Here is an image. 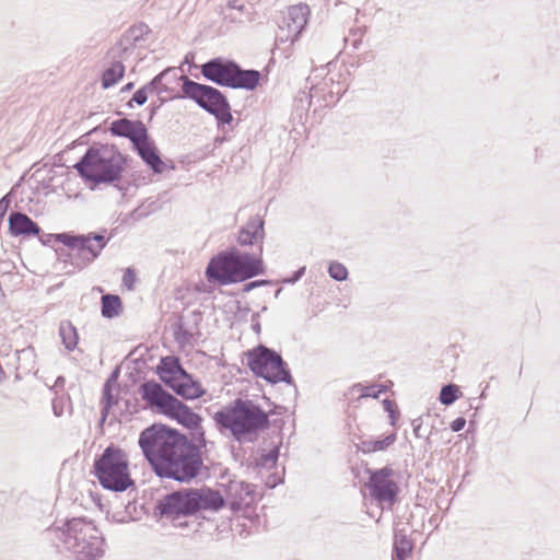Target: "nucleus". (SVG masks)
<instances>
[{
    "label": "nucleus",
    "instance_id": "obj_1",
    "mask_svg": "<svg viewBox=\"0 0 560 560\" xmlns=\"http://www.w3.org/2000/svg\"><path fill=\"white\" fill-rule=\"evenodd\" d=\"M128 156L122 154L115 144L94 142L73 165L79 177L90 189L100 185H112L120 191H127L128 185L120 182L127 168Z\"/></svg>",
    "mask_w": 560,
    "mask_h": 560
},
{
    "label": "nucleus",
    "instance_id": "obj_2",
    "mask_svg": "<svg viewBox=\"0 0 560 560\" xmlns=\"http://www.w3.org/2000/svg\"><path fill=\"white\" fill-rule=\"evenodd\" d=\"M49 540L73 553L77 560H98L105 553V539L102 532L86 517L67 520L62 526H51L45 530Z\"/></svg>",
    "mask_w": 560,
    "mask_h": 560
},
{
    "label": "nucleus",
    "instance_id": "obj_3",
    "mask_svg": "<svg viewBox=\"0 0 560 560\" xmlns=\"http://www.w3.org/2000/svg\"><path fill=\"white\" fill-rule=\"evenodd\" d=\"M213 419L221 432L230 431L235 441L253 443L260 432L268 430L271 421L260 405L250 399L236 398L218 410Z\"/></svg>",
    "mask_w": 560,
    "mask_h": 560
},
{
    "label": "nucleus",
    "instance_id": "obj_4",
    "mask_svg": "<svg viewBox=\"0 0 560 560\" xmlns=\"http://www.w3.org/2000/svg\"><path fill=\"white\" fill-rule=\"evenodd\" d=\"M139 394L152 411L175 420L178 424L189 429L199 444L205 445V431L201 427L202 417L188 405L164 389L155 380L141 383Z\"/></svg>",
    "mask_w": 560,
    "mask_h": 560
},
{
    "label": "nucleus",
    "instance_id": "obj_5",
    "mask_svg": "<svg viewBox=\"0 0 560 560\" xmlns=\"http://www.w3.org/2000/svg\"><path fill=\"white\" fill-rule=\"evenodd\" d=\"M208 281L252 280L266 275V266L259 253L241 252L230 246L213 255L206 267Z\"/></svg>",
    "mask_w": 560,
    "mask_h": 560
},
{
    "label": "nucleus",
    "instance_id": "obj_6",
    "mask_svg": "<svg viewBox=\"0 0 560 560\" xmlns=\"http://www.w3.org/2000/svg\"><path fill=\"white\" fill-rule=\"evenodd\" d=\"M106 234L105 229L88 234L69 232L68 236H63V241L67 242L66 248L55 249L58 257L55 269L71 276L77 270L85 268L100 256L108 244L110 237Z\"/></svg>",
    "mask_w": 560,
    "mask_h": 560
},
{
    "label": "nucleus",
    "instance_id": "obj_7",
    "mask_svg": "<svg viewBox=\"0 0 560 560\" xmlns=\"http://www.w3.org/2000/svg\"><path fill=\"white\" fill-rule=\"evenodd\" d=\"M201 446L186 438L151 469L161 479L189 483L199 476L203 466Z\"/></svg>",
    "mask_w": 560,
    "mask_h": 560
},
{
    "label": "nucleus",
    "instance_id": "obj_8",
    "mask_svg": "<svg viewBox=\"0 0 560 560\" xmlns=\"http://www.w3.org/2000/svg\"><path fill=\"white\" fill-rule=\"evenodd\" d=\"M91 474L106 490L124 492L130 488L136 489V481L131 478L129 470L128 456L114 443L95 457Z\"/></svg>",
    "mask_w": 560,
    "mask_h": 560
},
{
    "label": "nucleus",
    "instance_id": "obj_9",
    "mask_svg": "<svg viewBox=\"0 0 560 560\" xmlns=\"http://www.w3.org/2000/svg\"><path fill=\"white\" fill-rule=\"evenodd\" d=\"M180 93L172 98H186L194 101L201 109L212 115L218 127L230 125L233 120L231 105L226 95L219 89L196 82L187 75H180Z\"/></svg>",
    "mask_w": 560,
    "mask_h": 560
},
{
    "label": "nucleus",
    "instance_id": "obj_10",
    "mask_svg": "<svg viewBox=\"0 0 560 560\" xmlns=\"http://www.w3.org/2000/svg\"><path fill=\"white\" fill-rule=\"evenodd\" d=\"M245 355L247 359L246 365L256 377L262 378L271 385L278 383L293 385L296 389L288 363L275 349L258 345L247 350Z\"/></svg>",
    "mask_w": 560,
    "mask_h": 560
},
{
    "label": "nucleus",
    "instance_id": "obj_11",
    "mask_svg": "<svg viewBox=\"0 0 560 560\" xmlns=\"http://www.w3.org/2000/svg\"><path fill=\"white\" fill-rule=\"evenodd\" d=\"M187 436L163 423H153L139 435L138 444L150 467L159 463Z\"/></svg>",
    "mask_w": 560,
    "mask_h": 560
},
{
    "label": "nucleus",
    "instance_id": "obj_12",
    "mask_svg": "<svg viewBox=\"0 0 560 560\" xmlns=\"http://www.w3.org/2000/svg\"><path fill=\"white\" fill-rule=\"evenodd\" d=\"M154 514L173 523L179 518L196 515L194 488L179 489L165 494L155 503Z\"/></svg>",
    "mask_w": 560,
    "mask_h": 560
},
{
    "label": "nucleus",
    "instance_id": "obj_13",
    "mask_svg": "<svg viewBox=\"0 0 560 560\" xmlns=\"http://www.w3.org/2000/svg\"><path fill=\"white\" fill-rule=\"evenodd\" d=\"M369 479L365 487L370 497L378 503L395 504L398 500L400 488L394 479L395 470L390 466L382 468H365Z\"/></svg>",
    "mask_w": 560,
    "mask_h": 560
},
{
    "label": "nucleus",
    "instance_id": "obj_14",
    "mask_svg": "<svg viewBox=\"0 0 560 560\" xmlns=\"http://www.w3.org/2000/svg\"><path fill=\"white\" fill-rule=\"evenodd\" d=\"M235 62L233 59L215 57L202 63L200 71L206 80L219 86L230 88Z\"/></svg>",
    "mask_w": 560,
    "mask_h": 560
},
{
    "label": "nucleus",
    "instance_id": "obj_15",
    "mask_svg": "<svg viewBox=\"0 0 560 560\" xmlns=\"http://www.w3.org/2000/svg\"><path fill=\"white\" fill-rule=\"evenodd\" d=\"M108 130L114 137L128 139L132 148L147 140L149 135L147 126L140 119L132 120L126 117L113 120Z\"/></svg>",
    "mask_w": 560,
    "mask_h": 560
},
{
    "label": "nucleus",
    "instance_id": "obj_16",
    "mask_svg": "<svg viewBox=\"0 0 560 560\" xmlns=\"http://www.w3.org/2000/svg\"><path fill=\"white\" fill-rule=\"evenodd\" d=\"M132 149L154 174H163L167 168L175 170L173 161H170V165H167V163L162 160L161 153L150 135H148L147 140L139 142L138 145Z\"/></svg>",
    "mask_w": 560,
    "mask_h": 560
},
{
    "label": "nucleus",
    "instance_id": "obj_17",
    "mask_svg": "<svg viewBox=\"0 0 560 560\" xmlns=\"http://www.w3.org/2000/svg\"><path fill=\"white\" fill-rule=\"evenodd\" d=\"M265 238V220L261 215H252L247 222L238 229L237 243L241 246H252L260 244Z\"/></svg>",
    "mask_w": 560,
    "mask_h": 560
},
{
    "label": "nucleus",
    "instance_id": "obj_18",
    "mask_svg": "<svg viewBox=\"0 0 560 560\" xmlns=\"http://www.w3.org/2000/svg\"><path fill=\"white\" fill-rule=\"evenodd\" d=\"M167 387L186 400L198 399L206 394L201 383L187 371L184 372V375L177 377L174 383L168 384Z\"/></svg>",
    "mask_w": 560,
    "mask_h": 560
},
{
    "label": "nucleus",
    "instance_id": "obj_19",
    "mask_svg": "<svg viewBox=\"0 0 560 560\" xmlns=\"http://www.w3.org/2000/svg\"><path fill=\"white\" fill-rule=\"evenodd\" d=\"M255 486L245 481L231 480L225 488L226 502L232 511H240L247 498L253 499Z\"/></svg>",
    "mask_w": 560,
    "mask_h": 560
},
{
    "label": "nucleus",
    "instance_id": "obj_20",
    "mask_svg": "<svg viewBox=\"0 0 560 560\" xmlns=\"http://www.w3.org/2000/svg\"><path fill=\"white\" fill-rule=\"evenodd\" d=\"M9 233L12 236H35L42 232L40 226L26 213L11 211L8 218Z\"/></svg>",
    "mask_w": 560,
    "mask_h": 560
},
{
    "label": "nucleus",
    "instance_id": "obj_21",
    "mask_svg": "<svg viewBox=\"0 0 560 560\" xmlns=\"http://www.w3.org/2000/svg\"><path fill=\"white\" fill-rule=\"evenodd\" d=\"M195 498L197 503V513L200 511H212L218 512L226 505V498H224L220 491L203 487L194 488Z\"/></svg>",
    "mask_w": 560,
    "mask_h": 560
},
{
    "label": "nucleus",
    "instance_id": "obj_22",
    "mask_svg": "<svg viewBox=\"0 0 560 560\" xmlns=\"http://www.w3.org/2000/svg\"><path fill=\"white\" fill-rule=\"evenodd\" d=\"M261 73L255 69H243L237 62L233 70L230 89L254 91L259 85Z\"/></svg>",
    "mask_w": 560,
    "mask_h": 560
},
{
    "label": "nucleus",
    "instance_id": "obj_23",
    "mask_svg": "<svg viewBox=\"0 0 560 560\" xmlns=\"http://www.w3.org/2000/svg\"><path fill=\"white\" fill-rule=\"evenodd\" d=\"M186 370L175 355L162 357L156 366V374L166 386L174 383L177 377L184 375Z\"/></svg>",
    "mask_w": 560,
    "mask_h": 560
},
{
    "label": "nucleus",
    "instance_id": "obj_24",
    "mask_svg": "<svg viewBox=\"0 0 560 560\" xmlns=\"http://www.w3.org/2000/svg\"><path fill=\"white\" fill-rule=\"evenodd\" d=\"M311 14L310 7L305 3H299L296 5H292L288 10V26H293L294 35L293 39H296L301 32L304 30L308 22V16Z\"/></svg>",
    "mask_w": 560,
    "mask_h": 560
},
{
    "label": "nucleus",
    "instance_id": "obj_25",
    "mask_svg": "<svg viewBox=\"0 0 560 560\" xmlns=\"http://www.w3.org/2000/svg\"><path fill=\"white\" fill-rule=\"evenodd\" d=\"M413 549V541L402 530H395L392 560H407Z\"/></svg>",
    "mask_w": 560,
    "mask_h": 560
},
{
    "label": "nucleus",
    "instance_id": "obj_26",
    "mask_svg": "<svg viewBox=\"0 0 560 560\" xmlns=\"http://www.w3.org/2000/svg\"><path fill=\"white\" fill-rule=\"evenodd\" d=\"M396 440H397L396 432H392L390 434H387V435L376 439V440H362L355 446H357L358 452L368 454V453L385 451L389 446H392L396 442Z\"/></svg>",
    "mask_w": 560,
    "mask_h": 560
},
{
    "label": "nucleus",
    "instance_id": "obj_27",
    "mask_svg": "<svg viewBox=\"0 0 560 560\" xmlns=\"http://www.w3.org/2000/svg\"><path fill=\"white\" fill-rule=\"evenodd\" d=\"M122 313V302L119 295L106 293L101 298V314L104 318H115Z\"/></svg>",
    "mask_w": 560,
    "mask_h": 560
},
{
    "label": "nucleus",
    "instance_id": "obj_28",
    "mask_svg": "<svg viewBox=\"0 0 560 560\" xmlns=\"http://www.w3.org/2000/svg\"><path fill=\"white\" fill-rule=\"evenodd\" d=\"M58 335L61 339V343L68 351H73L78 348L79 334L73 324L68 320H61L58 328Z\"/></svg>",
    "mask_w": 560,
    "mask_h": 560
},
{
    "label": "nucleus",
    "instance_id": "obj_29",
    "mask_svg": "<svg viewBox=\"0 0 560 560\" xmlns=\"http://www.w3.org/2000/svg\"><path fill=\"white\" fill-rule=\"evenodd\" d=\"M125 66L121 61H114L102 74L101 85L107 90L117 84L125 75Z\"/></svg>",
    "mask_w": 560,
    "mask_h": 560
},
{
    "label": "nucleus",
    "instance_id": "obj_30",
    "mask_svg": "<svg viewBox=\"0 0 560 560\" xmlns=\"http://www.w3.org/2000/svg\"><path fill=\"white\" fill-rule=\"evenodd\" d=\"M318 88L315 85H312L310 88V91H300L296 96L294 97V108L295 112L299 113L300 116H302L303 113H306L311 105L313 98L317 95Z\"/></svg>",
    "mask_w": 560,
    "mask_h": 560
},
{
    "label": "nucleus",
    "instance_id": "obj_31",
    "mask_svg": "<svg viewBox=\"0 0 560 560\" xmlns=\"http://www.w3.org/2000/svg\"><path fill=\"white\" fill-rule=\"evenodd\" d=\"M173 337L174 340L180 346L185 347L190 345L194 338V334L186 327L183 316H180L173 325Z\"/></svg>",
    "mask_w": 560,
    "mask_h": 560
},
{
    "label": "nucleus",
    "instance_id": "obj_32",
    "mask_svg": "<svg viewBox=\"0 0 560 560\" xmlns=\"http://www.w3.org/2000/svg\"><path fill=\"white\" fill-rule=\"evenodd\" d=\"M279 455H280V448H279V446H275L269 452L262 453L254 459V468H256V469L266 468L268 470L276 468Z\"/></svg>",
    "mask_w": 560,
    "mask_h": 560
},
{
    "label": "nucleus",
    "instance_id": "obj_33",
    "mask_svg": "<svg viewBox=\"0 0 560 560\" xmlns=\"http://www.w3.org/2000/svg\"><path fill=\"white\" fill-rule=\"evenodd\" d=\"M170 72H174V69L167 68L153 77L148 83H145L147 85L153 86L149 88L151 94L161 96L162 93H168L171 91L170 88L163 83V80Z\"/></svg>",
    "mask_w": 560,
    "mask_h": 560
},
{
    "label": "nucleus",
    "instance_id": "obj_34",
    "mask_svg": "<svg viewBox=\"0 0 560 560\" xmlns=\"http://www.w3.org/2000/svg\"><path fill=\"white\" fill-rule=\"evenodd\" d=\"M459 395V387L455 384L450 383L442 386L439 395V400L442 405L451 406L458 399Z\"/></svg>",
    "mask_w": 560,
    "mask_h": 560
},
{
    "label": "nucleus",
    "instance_id": "obj_35",
    "mask_svg": "<svg viewBox=\"0 0 560 560\" xmlns=\"http://www.w3.org/2000/svg\"><path fill=\"white\" fill-rule=\"evenodd\" d=\"M150 27L145 23H139L128 28L126 32V37L132 44H136L143 39L144 36L150 33Z\"/></svg>",
    "mask_w": 560,
    "mask_h": 560
},
{
    "label": "nucleus",
    "instance_id": "obj_36",
    "mask_svg": "<svg viewBox=\"0 0 560 560\" xmlns=\"http://www.w3.org/2000/svg\"><path fill=\"white\" fill-rule=\"evenodd\" d=\"M69 232L62 233H39L38 240L44 246L54 247L55 243L62 244L65 247L67 246V242L63 241V236H68Z\"/></svg>",
    "mask_w": 560,
    "mask_h": 560
},
{
    "label": "nucleus",
    "instance_id": "obj_37",
    "mask_svg": "<svg viewBox=\"0 0 560 560\" xmlns=\"http://www.w3.org/2000/svg\"><path fill=\"white\" fill-rule=\"evenodd\" d=\"M327 271L332 280H348V269L339 261H330Z\"/></svg>",
    "mask_w": 560,
    "mask_h": 560
},
{
    "label": "nucleus",
    "instance_id": "obj_38",
    "mask_svg": "<svg viewBox=\"0 0 560 560\" xmlns=\"http://www.w3.org/2000/svg\"><path fill=\"white\" fill-rule=\"evenodd\" d=\"M149 88H152L151 85H147L144 84L143 86H141L140 89H138L132 97L128 101V103L126 104L129 108H132L133 107V103H136L137 105L139 106H142L147 103L148 101V97H149V94H151L150 92V89Z\"/></svg>",
    "mask_w": 560,
    "mask_h": 560
},
{
    "label": "nucleus",
    "instance_id": "obj_39",
    "mask_svg": "<svg viewBox=\"0 0 560 560\" xmlns=\"http://www.w3.org/2000/svg\"><path fill=\"white\" fill-rule=\"evenodd\" d=\"M360 393L359 398H374L377 399L381 395V390L369 389V386H364L361 383H357L349 388V394Z\"/></svg>",
    "mask_w": 560,
    "mask_h": 560
},
{
    "label": "nucleus",
    "instance_id": "obj_40",
    "mask_svg": "<svg viewBox=\"0 0 560 560\" xmlns=\"http://www.w3.org/2000/svg\"><path fill=\"white\" fill-rule=\"evenodd\" d=\"M384 410L388 413L389 424L395 427L400 416L399 409L394 400L385 398L382 401Z\"/></svg>",
    "mask_w": 560,
    "mask_h": 560
},
{
    "label": "nucleus",
    "instance_id": "obj_41",
    "mask_svg": "<svg viewBox=\"0 0 560 560\" xmlns=\"http://www.w3.org/2000/svg\"><path fill=\"white\" fill-rule=\"evenodd\" d=\"M118 402V398L113 394V387L108 385H103L102 388V397H101V406H105V409H112Z\"/></svg>",
    "mask_w": 560,
    "mask_h": 560
},
{
    "label": "nucleus",
    "instance_id": "obj_42",
    "mask_svg": "<svg viewBox=\"0 0 560 560\" xmlns=\"http://www.w3.org/2000/svg\"><path fill=\"white\" fill-rule=\"evenodd\" d=\"M195 283V290L199 292H206L211 293L217 289V285H226L232 284L233 282H194Z\"/></svg>",
    "mask_w": 560,
    "mask_h": 560
},
{
    "label": "nucleus",
    "instance_id": "obj_43",
    "mask_svg": "<svg viewBox=\"0 0 560 560\" xmlns=\"http://www.w3.org/2000/svg\"><path fill=\"white\" fill-rule=\"evenodd\" d=\"M264 399L267 401V404L269 406H272V408L267 412L268 413V417L270 415H283L287 412V408L284 406H280V405H277L275 402H272L268 397L264 396Z\"/></svg>",
    "mask_w": 560,
    "mask_h": 560
},
{
    "label": "nucleus",
    "instance_id": "obj_44",
    "mask_svg": "<svg viewBox=\"0 0 560 560\" xmlns=\"http://www.w3.org/2000/svg\"><path fill=\"white\" fill-rule=\"evenodd\" d=\"M167 102V98L159 96L158 102H152L150 105V117L151 120L158 113V110Z\"/></svg>",
    "mask_w": 560,
    "mask_h": 560
},
{
    "label": "nucleus",
    "instance_id": "obj_45",
    "mask_svg": "<svg viewBox=\"0 0 560 560\" xmlns=\"http://www.w3.org/2000/svg\"><path fill=\"white\" fill-rule=\"evenodd\" d=\"M466 425V419L464 417H457L450 424V428L453 432L462 431Z\"/></svg>",
    "mask_w": 560,
    "mask_h": 560
},
{
    "label": "nucleus",
    "instance_id": "obj_46",
    "mask_svg": "<svg viewBox=\"0 0 560 560\" xmlns=\"http://www.w3.org/2000/svg\"><path fill=\"white\" fill-rule=\"evenodd\" d=\"M363 34H364V30H362L360 27L352 31V35L355 36V38L352 42V46L354 49H358L359 46L361 45Z\"/></svg>",
    "mask_w": 560,
    "mask_h": 560
},
{
    "label": "nucleus",
    "instance_id": "obj_47",
    "mask_svg": "<svg viewBox=\"0 0 560 560\" xmlns=\"http://www.w3.org/2000/svg\"><path fill=\"white\" fill-rule=\"evenodd\" d=\"M228 9L236 10L238 12H244L245 4L241 0H229L226 4Z\"/></svg>",
    "mask_w": 560,
    "mask_h": 560
},
{
    "label": "nucleus",
    "instance_id": "obj_48",
    "mask_svg": "<svg viewBox=\"0 0 560 560\" xmlns=\"http://www.w3.org/2000/svg\"><path fill=\"white\" fill-rule=\"evenodd\" d=\"M306 267L302 266L298 268L290 277L282 278L281 280H301L305 276Z\"/></svg>",
    "mask_w": 560,
    "mask_h": 560
},
{
    "label": "nucleus",
    "instance_id": "obj_49",
    "mask_svg": "<svg viewBox=\"0 0 560 560\" xmlns=\"http://www.w3.org/2000/svg\"><path fill=\"white\" fill-rule=\"evenodd\" d=\"M121 280L124 281H133V280H137V273H136V270L135 268L132 267H128L124 270V275H122V278Z\"/></svg>",
    "mask_w": 560,
    "mask_h": 560
},
{
    "label": "nucleus",
    "instance_id": "obj_50",
    "mask_svg": "<svg viewBox=\"0 0 560 560\" xmlns=\"http://www.w3.org/2000/svg\"><path fill=\"white\" fill-rule=\"evenodd\" d=\"M272 283L273 282H246L243 288V291L245 293H247V292H250L252 290H254L255 288L268 285V284H272Z\"/></svg>",
    "mask_w": 560,
    "mask_h": 560
},
{
    "label": "nucleus",
    "instance_id": "obj_51",
    "mask_svg": "<svg viewBox=\"0 0 560 560\" xmlns=\"http://www.w3.org/2000/svg\"><path fill=\"white\" fill-rule=\"evenodd\" d=\"M252 329L256 332V334H260V330H261V326H260V322H259V314L258 313H254L252 315Z\"/></svg>",
    "mask_w": 560,
    "mask_h": 560
},
{
    "label": "nucleus",
    "instance_id": "obj_52",
    "mask_svg": "<svg viewBox=\"0 0 560 560\" xmlns=\"http://www.w3.org/2000/svg\"><path fill=\"white\" fill-rule=\"evenodd\" d=\"M52 411L56 417H60L63 413V407L59 402L58 398L52 399Z\"/></svg>",
    "mask_w": 560,
    "mask_h": 560
},
{
    "label": "nucleus",
    "instance_id": "obj_53",
    "mask_svg": "<svg viewBox=\"0 0 560 560\" xmlns=\"http://www.w3.org/2000/svg\"><path fill=\"white\" fill-rule=\"evenodd\" d=\"M119 376V369H115L108 376V378L105 381L104 385H108L113 387V384H115Z\"/></svg>",
    "mask_w": 560,
    "mask_h": 560
},
{
    "label": "nucleus",
    "instance_id": "obj_54",
    "mask_svg": "<svg viewBox=\"0 0 560 560\" xmlns=\"http://www.w3.org/2000/svg\"><path fill=\"white\" fill-rule=\"evenodd\" d=\"M65 384H66V378H65V376L59 375V376L56 378L55 384H54L51 387H49V390H51V392H56L58 388H63Z\"/></svg>",
    "mask_w": 560,
    "mask_h": 560
},
{
    "label": "nucleus",
    "instance_id": "obj_55",
    "mask_svg": "<svg viewBox=\"0 0 560 560\" xmlns=\"http://www.w3.org/2000/svg\"><path fill=\"white\" fill-rule=\"evenodd\" d=\"M421 425H422L421 418H417L412 421L413 433L417 438H422V434L420 432Z\"/></svg>",
    "mask_w": 560,
    "mask_h": 560
},
{
    "label": "nucleus",
    "instance_id": "obj_56",
    "mask_svg": "<svg viewBox=\"0 0 560 560\" xmlns=\"http://www.w3.org/2000/svg\"><path fill=\"white\" fill-rule=\"evenodd\" d=\"M97 131V128H93L91 131L86 132L85 135L81 136L79 139H78V143L79 144H86L89 142V137L96 132Z\"/></svg>",
    "mask_w": 560,
    "mask_h": 560
},
{
    "label": "nucleus",
    "instance_id": "obj_57",
    "mask_svg": "<svg viewBox=\"0 0 560 560\" xmlns=\"http://www.w3.org/2000/svg\"><path fill=\"white\" fill-rule=\"evenodd\" d=\"M109 412H110V409H105V406H101V419H100V424H103V423L106 421V419H107V417H108Z\"/></svg>",
    "mask_w": 560,
    "mask_h": 560
},
{
    "label": "nucleus",
    "instance_id": "obj_58",
    "mask_svg": "<svg viewBox=\"0 0 560 560\" xmlns=\"http://www.w3.org/2000/svg\"><path fill=\"white\" fill-rule=\"evenodd\" d=\"M369 389L381 390V394H382L387 390V386H385L384 384H373V385L369 386Z\"/></svg>",
    "mask_w": 560,
    "mask_h": 560
},
{
    "label": "nucleus",
    "instance_id": "obj_59",
    "mask_svg": "<svg viewBox=\"0 0 560 560\" xmlns=\"http://www.w3.org/2000/svg\"><path fill=\"white\" fill-rule=\"evenodd\" d=\"M135 86V83L133 82H128L126 83L121 90H120V93H127V92H130Z\"/></svg>",
    "mask_w": 560,
    "mask_h": 560
},
{
    "label": "nucleus",
    "instance_id": "obj_60",
    "mask_svg": "<svg viewBox=\"0 0 560 560\" xmlns=\"http://www.w3.org/2000/svg\"><path fill=\"white\" fill-rule=\"evenodd\" d=\"M282 482V479L280 478H275L272 481L268 480L267 481V486L269 488H275L277 485L281 483Z\"/></svg>",
    "mask_w": 560,
    "mask_h": 560
},
{
    "label": "nucleus",
    "instance_id": "obj_61",
    "mask_svg": "<svg viewBox=\"0 0 560 560\" xmlns=\"http://www.w3.org/2000/svg\"><path fill=\"white\" fill-rule=\"evenodd\" d=\"M224 19L230 20V22H232V23L241 22V19L237 16H234V15H225Z\"/></svg>",
    "mask_w": 560,
    "mask_h": 560
},
{
    "label": "nucleus",
    "instance_id": "obj_62",
    "mask_svg": "<svg viewBox=\"0 0 560 560\" xmlns=\"http://www.w3.org/2000/svg\"><path fill=\"white\" fill-rule=\"evenodd\" d=\"M192 316L195 318V324L197 325L198 320L201 319V313L199 311H194Z\"/></svg>",
    "mask_w": 560,
    "mask_h": 560
},
{
    "label": "nucleus",
    "instance_id": "obj_63",
    "mask_svg": "<svg viewBox=\"0 0 560 560\" xmlns=\"http://www.w3.org/2000/svg\"><path fill=\"white\" fill-rule=\"evenodd\" d=\"M122 283L128 291H132L135 289L136 282H122Z\"/></svg>",
    "mask_w": 560,
    "mask_h": 560
},
{
    "label": "nucleus",
    "instance_id": "obj_64",
    "mask_svg": "<svg viewBox=\"0 0 560 560\" xmlns=\"http://www.w3.org/2000/svg\"><path fill=\"white\" fill-rule=\"evenodd\" d=\"M271 423H272L275 427H277V428H281V427H282V424H283V420H281V419H279V420H273Z\"/></svg>",
    "mask_w": 560,
    "mask_h": 560
}]
</instances>
